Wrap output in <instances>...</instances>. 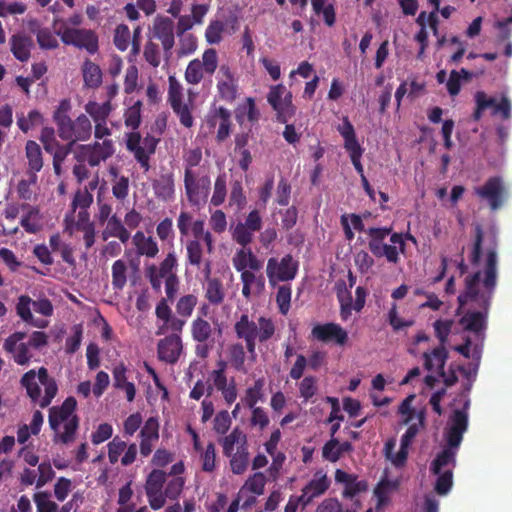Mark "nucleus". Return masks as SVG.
Listing matches in <instances>:
<instances>
[{"label":"nucleus","instance_id":"1","mask_svg":"<svg viewBox=\"0 0 512 512\" xmlns=\"http://www.w3.org/2000/svg\"><path fill=\"white\" fill-rule=\"evenodd\" d=\"M464 290L458 295L459 308L468 303H475L479 311H467L460 318V325L464 330L478 334L487 325V317L492 298L497 286V251L491 247L487 251L483 271L478 270L467 275L464 280Z\"/></svg>","mask_w":512,"mask_h":512},{"label":"nucleus","instance_id":"2","mask_svg":"<svg viewBox=\"0 0 512 512\" xmlns=\"http://www.w3.org/2000/svg\"><path fill=\"white\" fill-rule=\"evenodd\" d=\"M184 471L183 462L178 461L171 466L168 473L161 469H153L148 474L144 489L152 510L157 511L163 508L166 499L178 500L185 485V478L181 476Z\"/></svg>","mask_w":512,"mask_h":512},{"label":"nucleus","instance_id":"3","mask_svg":"<svg viewBox=\"0 0 512 512\" xmlns=\"http://www.w3.org/2000/svg\"><path fill=\"white\" fill-rule=\"evenodd\" d=\"M76 408V399L69 396L61 405L49 409L48 423L57 443L68 445L74 441L79 427Z\"/></svg>","mask_w":512,"mask_h":512},{"label":"nucleus","instance_id":"4","mask_svg":"<svg viewBox=\"0 0 512 512\" xmlns=\"http://www.w3.org/2000/svg\"><path fill=\"white\" fill-rule=\"evenodd\" d=\"M20 385L26 390L31 402L40 408L48 407L58 393L57 382L45 367L25 372L20 379Z\"/></svg>","mask_w":512,"mask_h":512},{"label":"nucleus","instance_id":"5","mask_svg":"<svg viewBox=\"0 0 512 512\" xmlns=\"http://www.w3.org/2000/svg\"><path fill=\"white\" fill-rule=\"evenodd\" d=\"M48 344L45 332L34 331L27 339V333L16 331L10 334L3 343V350L19 366L28 365L33 358V350H40Z\"/></svg>","mask_w":512,"mask_h":512},{"label":"nucleus","instance_id":"6","mask_svg":"<svg viewBox=\"0 0 512 512\" xmlns=\"http://www.w3.org/2000/svg\"><path fill=\"white\" fill-rule=\"evenodd\" d=\"M275 330L273 320L264 316H260L255 322L248 314H242L234 324L237 338L244 340L247 351L252 355L255 354L256 341L267 342L274 336Z\"/></svg>","mask_w":512,"mask_h":512},{"label":"nucleus","instance_id":"7","mask_svg":"<svg viewBox=\"0 0 512 512\" xmlns=\"http://www.w3.org/2000/svg\"><path fill=\"white\" fill-rule=\"evenodd\" d=\"M456 450H442L430 464V471L437 475L434 490L447 495L453 486V470L456 467Z\"/></svg>","mask_w":512,"mask_h":512},{"label":"nucleus","instance_id":"8","mask_svg":"<svg viewBox=\"0 0 512 512\" xmlns=\"http://www.w3.org/2000/svg\"><path fill=\"white\" fill-rule=\"evenodd\" d=\"M292 99V93L283 84L270 87L267 102L276 112V119L279 123H287L294 117L296 107Z\"/></svg>","mask_w":512,"mask_h":512},{"label":"nucleus","instance_id":"9","mask_svg":"<svg viewBox=\"0 0 512 512\" xmlns=\"http://www.w3.org/2000/svg\"><path fill=\"white\" fill-rule=\"evenodd\" d=\"M158 143L159 139L149 134L141 138L139 132H130L127 134L126 148L146 172L150 169V156L155 153Z\"/></svg>","mask_w":512,"mask_h":512},{"label":"nucleus","instance_id":"10","mask_svg":"<svg viewBox=\"0 0 512 512\" xmlns=\"http://www.w3.org/2000/svg\"><path fill=\"white\" fill-rule=\"evenodd\" d=\"M57 35L66 45H73L79 49H85L89 54H95L99 49L97 34L91 29H79L65 27L58 30Z\"/></svg>","mask_w":512,"mask_h":512},{"label":"nucleus","instance_id":"11","mask_svg":"<svg viewBox=\"0 0 512 512\" xmlns=\"http://www.w3.org/2000/svg\"><path fill=\"white\" fill-rule=\"evenodd\" d=\"M337 131L343 137L344 148L349 154L355 170L362 178V175H364V168L361 163V158L364 153V149L359 144L354 126L347 116L342 118V124L337 127Z\"/></svg>","mask_w":512,"mask_h":512},{"label":"nucleus","instance_id":"12","mask_svg":"<svg viewBox=\"0 0 512 512\" xmlns=\"http://www.w3.org/2000/svg\"><path fill=\"white\" fill-rule=\"evenodd\" d=\"M218 66L217 52L213 48L204 51L202 62L199 59L191 60L185 70V80L189 84H199L203 79V72L213 75Z\"/></svg>","mask_w":512,"mask_h":512},{"label":"nucleus","instance_id":"13","mask_svg":"<svg viewBox=\"0 0 512 512\" xmlns=\"http://www.w3.org/2000/svg\"><path fill=\"white\" fill-rule=\"evenodd\" d=\"M474 193L486 200L492 211L500 209L508 197L507 188L499 176L490 177L482 186L475 187Z\"/></svg>","mask_w":512,"mask_h":512},{"label":"nucleus","instance_id":"14","mask_svg":"<svg viewBox=\"0 0 512 512\" xmlns=\"http://www.w3.org/2000/svg\"><path fill=\"white\" fill-rule=\"evenodd\" d=\"M298 271V262L293 259L291 254H286L279 261L271 257L267 261L266 273L271 285L277 282H286L293 280Z\"/></svg>","mask_w":512,"mask_h":512},{"label":"nucleus","instance_id":"15","mask_svg":"<svg viewBox=\"0 0 512 512\" xmlns=\"http://www.w3.org/2000/svg\"><path fill=\"white\" fill-rule=\"evenodd\" d=\"M115 153L114 143L110 139H104L102 142L80 145L76 154L78 162H87L91 167L98 166L106 161Z\"/></svg>","mask_w":512,"mask_h":512},{"label":"nucleus","instance_id":"16","mask_svg":"<svg viewBox=\"0 0 512 512\" xmlns=\"http://www.w3.org/2000/svg\"><path fill=\"white\" fill-rule=\"evenodd\" d=\"M57 131L59 137L64 141L71 143L86 141L92 134V124L85 114H81L75 120L70 118L67 122H62Z\"/></svg>","mask_w":512,"mask_h":512},{"label":"nucleus","instance_id":"17","mask_svg":"<svg viewBox=\"0 0 512 512\" xmlns=\"http://www.w3.org/2000/svg\"><path fill=\"white\" fill-rule=\"evenodd\" d=\"M470 400L465 399L462 409L453 411L449 420V427L446 433V448H457L463 439V434L468 427V410Z\"/></svg>","mask_w":512,"mask_h":512},{"label":"nucleus","instance_id":"18","mask_svg":"<svg viewBox=\"0 0 512 512\" xmlns=\"http://www.w3.org/2000/svg\"><path fill=\"white\" fill-rule=\"evenodd\" d=\"M184 187L189 203L199 205L208 196L210 178L208 176L198 178L194 171L187 170L184 172Z\"/></svg>","mask_w":512,"mask_h":512},{"label":"nucleus","instance_id":"19","mask_svg":"<svg viewBox=\"0 0 512 512\" xmlns=\"http://www.w3.org/2000/svg\"><path fill=\"white\" fill-rule=\"evenodd\" d=\"M227 363L223 360L217 362V369L211 372L214 387L221 392L225 402L231 405L237 399V388L232 378L228 383L226 376Z\"/></svg>","mask_w":512,"mask_h":512},{"label":"nucleus","instance_id":"20","mask_svg":"<svg viewBox=\"0 0 512 512\" xmlns=\"http://www.w3.org/2000/svg\"><path fill=\"white\" fill-rule=\"evenodd\" d=\"M183 350L182 339L178 334H171L159 340L157 344L158 359L167 363L178 362Z\"/></svg>","mask_w":512,"mask_h":512},{"label":"nucleus","instance_id":"21","mask_svg":"<svg viewBox=\"0 0 512 512\" xmlns=\"http://www.w3.org/2000/svg\"><path fill=\"white\" fill-rule=\"evenodd\" d=\"M312 337L321 342L334 341L337 345L343 346L348 340V334L339 324L325 323L317 324L312 328Z\"/></svg>","mask_w":512,"mask_h":512},{"label":"nucleus","instance_id":"22","mask_svg":"<svg viewBox=\"0 0 512 512\" xmlns=\"http://www.w3.org/2000/svg\"><path fill=\"white\" fill-rule=\"evenodd\" d=\"M154 36L161 41L165 52H169L174 46V22L168 17L158 16L153 26Z\"/></svg>","mask_w":512,"mask_h":512},{"label":"nucleus","instance_id":"23","mask_svg":"<svg viewBox=\"0 0 512 512\" xmlns=\"http://www.w3.org/2000/svg\"><path fill=\"white\" fill-rule=\"evenodd\" d=\"M242 295L249 299L252 294L260 295L265 290V277L263 274L256 275L250 270H244L241 275Z\"/></svg>","mask_w":512,"mask_h":512},{"label":"nucleus","instance_id":"24","mask_svg":"<svg viewBox=\"0 0 512 512\" xmlns=\"http://www.w3.org/2000/svg\"><path fill=\"white\" fill-rule=\"evenodd\" d=\"M211 273V264L205 263V275L207 282L205 285V298L212 305H220L224 301L225 292L222 282L218 278H209Z\"/></svg>","mask_w":512,"mask_h":512},{"label":"nucleus","instance_id":"25","mask_svg":"<svg viewBox=\"0 0 512 512\" xmlns=\"http://www.w3.org/2000/svg\"><path fill=\"white\" fill-rule=\"evenodd\" d=\"M11 52L20 62H27L33 47L32 38L24 33H17L10 38Z\"/></svg>","mask_w":512,"mask_h":512},{"label":"nucleus","instance_id":"26","mask_svg":"<svg viewBox=\"0 0 512 512\" xmlns=\"http://www.w3.org/2000/svg\"><path fill=\"white\" fill-rule=\"evenodd\" d=\"M230 118V111L224 107L216 108L209 117L208 124L211 127H214L216 125L217 120H219V127L216 135V139L218 142L224 141L229 136L231 128Z\"/></svg>","mask_w":512,"mask_h":512},{"label":"nucleus","instance_id":"27","mask_svg":"<svg viewBox=\"0 0 512 512\" xmlns=\"http://www.w3.org/2000/svg\"><path fill=\"white\" fill-rule=\"evenodd\" d=\"M424 368L428 371H437L444 376V366L448 358V352L444 346L434 348L431 352H425Z\"/></svg>","mask_w":512,"mask_h":512},{"label":"nucleus","instance_id":"28","mask_svg":"<svg viewBox=\"0 0 512 512\" xmlns=\"http://www.w3.org/2000/svg\"><path fill=\"white\" fill-rule=\"evenodd\" d=\"M154 194L158 199L168 201L174 197V176L171 172L160 174L152 183Z\"/></svg>","mask_w":512,"mask_h":512},{"label":"nucleus","instance_id":"29","mask_svg":"<svg viewBox=\"0 0 512 512\" xmlns=\"http://www.w3.org/2000/svg\"><path fill=\"white\" fill-rule=\"evenodd\" d=\"M392 232L391 227L369 228L367 234L370 237L368 247L370 252L377 258L382 257V251L386 244L383 240Z\"/></svg>","mask_w":512,"mask_h":512},{"label":"nucleus","instance_id":"30","mask_svg":"<svg viewBox=\"0 0 512 512\" xmlns=\"http://www.w3.org/2000/svg\"><path fill=\"white\" fill-rule=\"evenodd\" d=\"M399 486L400 481L398 479H388L387 472L385 471L383 477L374 489V495L378 500L377 506L380 507L386 505L389 502V495L398 490Z\"/></svg>","mask_w":512,"mask_h":512},{"label":"nucleus","instance_id":"31","mask_svg":"<svg viewBox=\"0 0 512 512\" xmlns=\"http://www.w3.org/2000/svg\"><path fill=\"white\" fill-rule=\"evenodd\" d=\"M110 237L118 238L122 243H126L130 239L129 231L116 215L109 218L106 228L102 232L103 240Z\"/></svg>","mask_w":512,"mask_h":512},{"label":"nucleus","instance_id":"32","mask_svg":"<svg viewBox=\"0 0 512 512\" xmlns=\"http://www.w3.org/2000/svg\"><path fill=\"white\" fill-rule=\"evenodd\" d=\"M133 243L139 255L154 258L159 252L157 242L151 236H145L141 231H137L135 233L133 236Z\"/></svg>","mask_w":512,"mask_h":512},{"label":"nucleus","instance_id":"33","mask_svg":"<svg viewBox=\"0 0 512 512\" xmlns=\"http://www.w3.org/2000/svg\"><path fill=\"white\" fill-rule=\"evenodd\" d=\"M212 325L203 317L195 318L191 323V336L197 343H204L213 340Z\"/></svg>","mask_w":512,"mask_h":512},{"label":"nucleus","instance_id":"34","mask_svg":"<svg viewBox=\"0 0 512 512\" xmlns=\"http://www.w3.org/2000/svg\"><path fill=\"white\" fill-rule=\"evenodd\" d=\"M330 486V481L325 474L317 471L313 478L305 485L302 492L308 493L313 499L324 494Z\"/></svg>","mask_w":512,"mask_h":512},{"label":"nucleus","instance_id":"35","mask_svg":"<svg viewBox=\"0 0 512 512\" xmlns=\"http://www.w3.org/2000/svg\"><path fill=\"white\" fill-rule=\"evenodd\" d=\"M82 74L85 86L89 88H98L102 83V71L100 67L87 59L82 66Z\"/></svg>","mask_w":512,"mask_h":512},{"label":"nucleus","instance_id":"36","mask_svg":"<svg viewBox=\"0 0 512 512\" xmlns=\"http://www.w3.org/2000/svg\"><path fill=\"white\" fill-rule=\"evenodd\" d=\"M140 447L151 448L152 442L159 438V423L156 418L150 417L140 430Z\"/></svg>","mask_w":512,"mask_h":512},{"label":"nucleus","instance_id":"37","mask_svg":"<svg viewBox=\"0 0 512 512\" xmlns=\"http://www.w3.org/2000/svg\"><path fill=\"white\" fill-rule=\"evenodd\" d=\"M25 153L31 173L36 174L43 167L42 152L39 144L33 140H28L25 145Z\"/></svg>","mask_w":512,"mask_h":512},{"label":"nucleus","instance_id":"38","mask_svg":"<svg viewBox=\"0 0 512 512\" xmlns=\"http://www.w3.org/2000/svg\"><path fill=\"white\" fill-rule=\"evenodd\" d=\"M31 306L33 307V300L28 295H21L16 304L17 315L26 323L33 324L39 328L45 327L44 323H34L33 315L31 313Z\"/></svg>","mask_w":512,"mask_h":512},{"label":"nucleus","instance_id":"39","mask_svg":"<svg viewBox=\"0 0 512 512\" xmlns=\"http://www.w3.org/2000/svg\"><path fill=\"white\" fill-rule=\"evenodd\" d=\"M474 99L476 103V108L472 115L474 121H479L483 111L486 109L491 108L493 111L497 104L496 99L494 97H488L484 91H477L474 95Z\"/></svg>","mask_w":512,"mask_h":512},{"label":"nucleus","instance_id":"40","mask_svg":"<svg viewBox=\"0 0 512 512\" xmlns=\"http://www.w3.org/2000/svg\"><path fill=\"white\" fill-rule=\"evenodd\" d=\"M85 111L91 116L95 123L100 121L105 122L111 112V105L109 101L102 104L89 101L85 105Z\"/></svg>","mask_w":512,"mask_h":512},{"label":"nucleus","instance_id":"41","mask_svg":"<svg viewBox=\"0 0 512 512\" xmlns=\"http://www.w3.org/2000/svg\"><path fill=\"white\" fill-rule=\"evenodd\" d=\"M128 268L124 260H116L112 265V286L114 290H122L127 283Z\"/></svg>","mask_w":512,"mask_h":512},{"label":"nucleus","instance_id":"42","mask_svg":"<svg viewBox=\"0 0 512 512\" xmlns=\"http://www.w3.org/2000/svg\"><path fill=\"white\" fill-rule=\"evenodd\" d=\"M227 175L226 173H221L217 176L214 182V190L212 197L210 199V204L218 207L222 205L227 196Z\"/></svg>","mask_w":512,"mask_h":512},{"label":"nucleus","instance_id":"43","mask_svg":"<svg viewBox=\"0 0 512 512\" xmlns=\"http://www.w3.org/2000/svg\"><path fill=\"white\" fill-rule=\"evenodd\" d=\"M229 359L232 366L240 372L245 373V360H246V352L245 348L241 343L232 344L229 347Z\"/></svg>","mask_w":512,"mask_h":512},{"label":"nucleus","instance_id":"44","mask_svg":"<svg viewBox=\"0 0 512 512\" xmlns=\"http://www.w3.org/2000/svg\"><path fill=\"white\" fill-rule=\"evenodd\" d=\"M187 263L197 268L200 267L203 258V248L198 240H188L186 242Z\"/></svg>","mask_w":512,"mask_h":512},{"label":"nucleus","instance_id":"45","mask_svg":"<svg viewBox=\"0 0 512 512\" xmlns=\"http://www.w3.org/2000/svg\"><path fill=\"white\" fill-rule=\"evenodd\" d=\"M142 101L137 100L133 105L128 107L124 113V122L126 127L132 130L137 129L141 124Z\"/></svg>","mask_w":512,"mask_h":512},{"label":"nucleus","instance_id":"46","mask_svg":"<svg viewBox=\"0 0 512 512\" xmlns=\"http://www.w3.org/2000/svg\"><path fill=\"white\" fill-rule=\"evenodd\" d=\"M42 122L43 116L37 110H31L27 117H25L23 114L17 117V125L19 129L24 133H27L30 129L41 125Z\"/></svg>","mask_w":512,"mask_h":512},{"label":"nucleus","instance_id":"47","mask_svg":"<svg viewBox=\"0 0 512 512\" xmlns=\"http://www.w3.org/2000/svg\"><path fill=\"white\" fill-rule=\"evenodd\" d=\"M227 456H231L230 465L233 473L242 474L249 462V456L246 450H237L236 453L231 455L229 452L231 450H224Z\"/></svg>","mask_w":512,"mask_h":512},{"label":"nucleus","instance_id":"48","mask_svg":"<svg viewBox=\"0 0 512 512\" xmlns=\"http://www.w3.org/2000/svg\"><path fill=\"white\" fill-rule=\"evenodd\" d=\"M424 414L422 412L417 413V422L412 423L408 426L406 432L401 437L399 448H409L413 439L419 433L420 428L423 427Z\"/></svg>","mask_w":512,"mask_h":512},{"label":"nucleus","instance_id":"49","mask_svg":"<svg viewBox=\"0 0 512 512\" xmlns=\"http://www.w3.org/2000/svg\"><path fill=\"white\" fill-rule=\"evenodd\" d=\"M35 33L38 45L41 49L52 50L59 46L56 36L49 28H39Z\"/></svg>","mask_w":512,"mask_h":512},{"label":"nucleus","instance_id":"50","mask_svg":"<svg viewBox=\"0 0 512 512\" xmlns=\"http://www.w3.org/2000/svg\"><path fill=\"white\" fill-rule=\"evenodd\" d=\"M198 298L193 294H187L179 298L176 304V312L179 316L188 318L192 315Z\"/></svg>","mask_w":512,"mask_h":512},{"label":"nucleus","instance_id":"51","mask_svg":"<svg viewBox=\"0 0 512 512\" xmlns=\"http://www.w3.org/2000/svg\"><path fill=\"white\" fill-rule=\"evenodd\" d=\"M263 386H264V380L262 378H260L254 382L252 387H249L246 390L244 402L247 407H249V408L256 407V404L258 403V401H260L262 399Z\"/></svg>","mask_w":512,"mask_h":512},{"label":"nucleus","instance_id":"52","mask_svg":"<svg viewBox=\"0 0 512 512\" xmlns=\"http://www.w3.org/2000/svg\"><path fill=\"white\" fill-rule=\"evenodd\" d=\"M177 267V257L174 251L169 252L165 259L160 263V265L156 266V273L160 275V277H164L168 279L170 276H177L174 272V269Z\"/></svg>","mask_w":512,"mask_h":512},{"label":"nucleus","instance_id":"53","mask_svg":"<svg viewBox=\"0 0 512 512\" xmlns=\"http://www.w3.org/2000/svg\"><path fill=\"white\" fill-rule=\"evenodd\" d=\"M168 82V101L171 105V108H175V106L178 107L179 104H182L183 87L174 76H169Z\"/></svg>","mask_w":512,"mask_h":512},{"label":"nucleus","instance_id":"54","mask_svg":"<svg viewBox=\"0 0 512 512\" xmlns=\"http://www.w3.org/2000/svg\"><path fill=\"white\" fill-rule=\"evenodd\" d=\"M266 484V478L263 473L257 472L249 477L244 486L241 488L240 493L244 490H248L256 495H262Z\"/></svg>","mask_w":512,"mask_h":512},{"label":"nucleus","instance_id":"55","mask_svg":"<svg viewBox=\"0 0 512 512\" xmlns=\"http://www.w3.org/2000/svg\"><path fill=\"white\" fill-rule=\"evenodd\" d=\"M113 42L120 51H125L128 48L131 42V33L127 25L119 24L115 28Z\"/></svg>","mask_w":512,"mask_h":512},{"label":"nucleus","instance_id":"56","mask_svg":"<svg viewBox=\"0 0 512 512\" xmlns=\"http://www.w3.org/2000/svg\"><path fill=\"white\" fill-rule=\"evenodd\" d=\"M246 443V434L240 427H235L231 433L225 436L220 444L222 448H242V446Z\"/></svg>","mask_w":512,"mask_h":512},{"label":"nucleus","instance_id":"57","mask_svg":"<svg viewBox=\"0 0 512 512\" xmlns=\"http://www.w3.org/2000/svg\"><path fill=\"white\" fill-rule=\"evenodd\" d=\"M218 93L222 100L232 103L237 97L235 80H220L217 84Z\"/></svg>","mask_w":512,"mask_h":512},{"label":"nucleus","instance_id":"58","mask_svg":"<svg viewBox=\"0 0 512 512\" xmlns=\"http://www.w3.org/2000/svg\"><path fill=\"white\" fill-rule=\"evenodd\" d=\"M247 203L246 196L243 191V186L240 181L232 183L231 192L229 196V205L236 206L237 210H242Z\"/></svg>","mask_w":512,"mask_h":512},{"label":"nucleus","instance_id":"59","mask_svg":"<svg viewBox=\"0 0 512 512\" xmlns=\"http://www.w3.org/2000/svg\"><path fill=\"white\" fill-rule=\"evenodd\" d=\"M337 298L340 304V316L343 321H347L351 316L353 310L352 295L348 290H340L337 293Z\"/></svg>","mask_w":512,"mask_h":512},{"label":"nucleus","instance_id":"60","mask_svg":"<svg viewBox=\"0 0 512 512\" xmlns=\"http://www.w3.org/2000/svg\"><path fill=\"white\" fill-rule=\"evenodd\" d=\"M254 233L242 222H239L232 231V239L242 247L248 246L253 241Z\"/></svg>","mask_w":512,"mask_h":512},{"label":"nucleus","instance_id":"61","mask_svg":"<svg viewBox=\"0 0 512 512\" xmlns=\"http://www.w3.org/2000/svg\"><path fill=\"white\" fill-rule=\"evenodd\" d=\"M224 23L220 20H213L209 23L205 31V38L209 44H218L222 40L224 32Z\"/></svg>","mask_w":512,"mask_h":512},{"label":"nucleus","instance_id":"62","mask_svg":"<svg viewBox=\"0 0 512 512\" xmlns=\"http://www.w3.org/2000/svg\"><path fill=\"white\" fill-rule=\"evenodd\" d=\"M232 424V419L227 410L219 411L213 419V430L219 434L224 435L228 432Z\"/></svg>","mask_w":512,"mask_h":512},{"label":"nucleus","instance_id":"63","mask_svg":"<svg viewBox=\"0 0 512 512\" xmlns=\"http://www.w3.org/2000/svg\"><path fill=\"white\" fill-rule=\"evenodd\" d=\"M291 293V288L288 285H282L278 288L276 294V302L279 308V312L282 315H287V313L289 312Z\"/></svg>","mask_w":512,"mask_h":512},{"label":"nucleus","instance_id":"64","mask_svg":"<svg viewBox=\"0 0 512 512\" xmlns=\"http://www.w3.org/2000/svg\"><path fill=\"white\" fill-rule=\"evenodd\" d=\"M34 501L37 506V512H57L58 505L49 499V495L45 492L34 495Z\"/></svg>","mask_w":512,"mask_h":512}]
</instances>
